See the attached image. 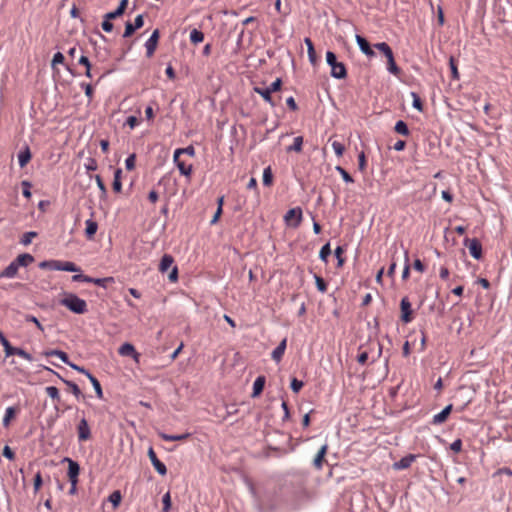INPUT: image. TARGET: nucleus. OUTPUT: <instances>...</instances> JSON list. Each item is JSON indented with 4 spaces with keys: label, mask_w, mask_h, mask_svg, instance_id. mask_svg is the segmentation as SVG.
<instances>
[{
    "label": "nucleus",
    "mask_w": 512,
    "mask_h": 512,
    "mask_svg": "<svg viewBox=\"0 0 512 512\" xmlns=\"http://www.w3.org/2000/svg\"><path fill=\"white\" fill-rule=\"evenodd\" d=\"M60 304L76 314H84L87 312L86 301L78 297L76 294L70 293L66 295V297L60 300Z\"/></svg>",
    "instance_id": "f257e3e1"
},
{
    "label": "nucleus",
    "mask_w": 512,
    "mask_h": 512,
    "mask_svg": "<svg viewBox=\"0 0 512 512\" xmlns=\"http://www.w3.org/2000/svg\"><path fill=\"white\" fill-rule=\"evenodd\" d=\"M326 62L331 67V76L335 79H344L347 76V70L342 62L337 61L334 52H326Z\"/></svg>",
    "instance_id": "f03ea898"
},
{
    "label": "nucleus",
    "mask_w": 512,
    "mask_h": 512,
    "mask_svg": "<svg viewBox=\"0 0 512 512\" xmlns=\"http://www.w3.org/2000/svg\"><path fill=\"white\" fill-rule=\"evenodd\" d=\"M464 245L469 249L470 255L479 260L482 257V245L477 238L469 239L466 238L464 240Z\"/></svg>",
    "instance_id": "7ed1b4c3"
},
{
    "label": "nucleus",
    "mask_w": 512,
    "mask_h": 512,
    "mask_svg": "<svg viewBox=\"0 0 512 512\" xmlns=\"http://www.w3.org/2000/svg\"><path fill=\"white\" fill-rule=\"evenodd\" d=\"M62 462L68 463V478L70 482L78 481V476L80 473V465L78 462L74 461L73 459L69 457L63 458Z\"/></svg>",
    "instance_id": "20e7f679"
},
{
    "label": "nucleus",
    "mask_w": 512,
    "mask_h": 512,
    "mask_svg": "<svg viewBox=\"0 0 512 512\" xmlns=\"http://www.w3.org/2000/svg\"><path fill=\"white\" fill-rule=\"evenodd\" d=\"M401 308V320L404 323H410L412 321V308L408 297H403L400 302Z\"/></svg>",
    "instance_id": "39448f33"
},
{
    "label": "nucleus",
    "mask_w": 512,
    "mask_h": 512,
    "mask_svg": "<svg viewBox=\"0 0 512 512\" xmlns=\"http://www.w3.org/2000/svg\"><path fill=\"white\" fill-rule=\"evenodd\" d=\"M148 457L151 461V464L155 468V470L162 476L166 475V473H167L166 465L158 459V457L152 447H150L148 449Z\"/></svg>",
    "instance_id": "423d86ee"
},
{
    "label": "nucleus",
    "mask_w": 512,
    "mask_h": 512,
    "mask_svg": "<svg viewBox=\"0 0 512 512\" xmlns=\"http://www.w3.org/2000/svg\"><path fill=\"white\" fill-rule=\"evenodd\" d=\"M159 36H160L159 30L155 29L152 32L151 36L145 42L147 57H151L154 54L157 44H158Z\"/></svg>",
    "instance_id": "0eeeda50"
},
{
    "label": "nucleus",
    "mask_w": 512,
    "mask_h": 512,
    "mask_svg": "<svg viewBox=\"0 0 512 512\" xmlns=\"http://www.w3.org/2000/svg\"><path fill=\"white\" fill-rule=\"evenodd\" d=\"M78 440L80 442L86 441L91 437V430L86 418H82L77 426Z\"/></svg>",
    "instance_id": "6e6552de"
},
{
    "label": "nucleus",
    "mask_w": 512,
    "mask_h": 512,
    "mask_svg": "<svg viewBox=\"0 0 512 512\" xmlns=\"http://www.w3.org/2000/svg\"><path fill=\"white\" fill-rule=\"evenodd\" d=\"M417 455L408 454L402 457L399 461L393 463L394 470H404L411 466V464L416 460Z\"/></svg>",
    "instance_id": "1a4fd4ad"
},
{
    "label": "nucleus",
    "mask_w": 512,
    "mask_h": 512,
    "mask_svg": "<svg viewBox=\"0 0 512 512\" xmlns=\"http://www.w3.org/2000/svg\"><path fill=\"white\" fill-rule=\"evenodd\" d=\"M292 218L296 219L292 226L295 228L298 227L302 221V210L300 207L291 208L286 212L284 220L288 222Z\"/></svg>",
    "instance_id": "9d476101"
},
{
    "label": "nucleus",
    "mask_w": 512,
    "mask_h": 512,
    "mask_svg": "<svg viewBox=\"0 0 512 512\" xmlns=\"http://www.w3.org/2000/svg\"><path fill=\"white\" fill-rule=\"evenodd\" d=\"M42 368L51 373L56 374L70 388L71 392L77 399H79L82 396V392L76 383H74L73 381H70V380L63 379L58 373H56L54 370H52L49 367L42 366Z\"/></svg>",
    "instance_id": "9b49d317"
},
{
    "label": "nucleus",
    "mask_w": 512,
    "mask_h": 512,
    "mask_svg": "<svg viewBox=\"0 0 512 512\" xmlns=\"http://www.w3.org/2000/svg\"><path fill=\"white\" fill-rule=\"evenodd\" d=\"M355 38H356V42L359 46V49L361 50V52L363 54H365L368 57L375 56V52L371 48L369 42L364 37L357 34Z\"/></svg>",
    "instance_id": "f8f14e48"
},
{
    "label": "nucleus",
    "mask_w": 512,
    "mask_h": 512,
    "mask_svg": "<svg viewBox=\"0 0 512 512\" xmlns=\"http://www.w3.org/2000/svg\"><path fill=\"white\" fill-rule=\"evenodd\" d=\"M452 404L447 405L441 412L435 414L432 418L431 423L433 425H439L444 423L452 411Z\"/></svg>",
    "instance_id": "ddd939ff"
},
{
    "label": "nucleus",
    "mask_w": 512,
    "mask_h": 512,
    "mask_svg": "<svg viewBox=\"0 0 512 512\" xmlns=\"http://www.w3.org/2000/svg\"><path fill=\"white\" fill-rule=\"evenodd\" d=\"M121 356H131L138 361L140 354L135 350L134 346L130 343H124L118 350Z\"/></svg>",
    "instance_id": "4468645a"
},
{
    "label": "nucleus",
    "mask_w": 512,
    "mask_h": 512,
    "mask_svg": "<svg viewBox=\"0 0 512 512\" xmlns=\"http://www.w3.org/2000/svg\"><path fill=\"white\" fill-rule=\"evenodd\" d=\"M246 484H247V487H248V490H249V493L251 494V496L253 497L254 499V502L256 504V507L257 509L260 511V512H264L265 511V507L263 506L262 502H261V499L258 495V492L253 484L252 481L250 480H246Z\"/></svg>",
    "instance_id": "2eb2a0df"
},
{
    "label": "nucleus",
    "mask_w": 512,
    "mask_h": 512,
    "mask_svg": "<svg viewBox=\"0 0 512 512\" xmlns=\"http://www.w3.org/2000/svg\"><path fill=\"white\" fill-rule=\"evenodd\" d=\"M254 92L259 94L265 102L271 105V107H275L276 103L274 102L271 94L272 92L267 87H254Z\"/></svg>",
    "instance_id": "dca6fc26"
},
{
    "label": "nucleus",
    "mask_w": 512,
    "mask_h": 512,
    "mask_svg": "<svg viewBox=\"0 0 512 512\" xmlns=\"http://www.w3.org/2000/svg\"><path fill=\"white\" fill-rule=\"evenodd\" d=\"M19 267L13 260L4 270L0 272V278H14L17 275Z\"/></svg>",
    "instance_id": "f3484780"
},
{
    "label": "nucleus",
    "mask_w": 512,
    "mask_h": 512,
    "mask_svg": "<svg viewBox=\"0 0 512 512\" xmlns=\"http://www.w3.org/2000/svg\"><path fill=\"white\" fill-rule=\"evenodd\" d=\"M286 346H287V339L284 338L278 344V346L272 351L271 357L274 361L279 362L282 359V357L285 353V350H286Z\"/></svg>",
    "instance_id": "a211bd4d"
},
{
    "label": "nucleus",
    "mask_w": 512,
    "mask_h": 512,
    "mask_svg": "<svg viewBox=\"0 0 512 512\" xmlns=\"http://www.w3.org/2000/svg\"><path fill=\"white\" fill-rule=\"evenodd\" d=\"M14 261L17 263L18 267H27L34 262V257L29 253H23L18 255Z\"/></svg>",
    "instance_id": "6ab92c4d"
},
{
    "label": "nucleus",
    "mask_w": 512,
    "mask_h": 512,
    "mask_svg": "<svg viewBox=\"0 0 512 512\" xmlns=\"http://www.w3.org/2000/svg\"><path fill=\"white\" fill-rule=\"evenodd\" d=\"M85 235L88 239H93L94 235L96 234L98 230V223L94 221L93 219H87L85 221Z\"/></svg>",
    "instance_id": "aec40b11"
},
{
    "label": "nucleus",
    "mask_w": 512,
    "mask_h": 512,
    "mask_svg": "<svg viewBox=\"0 0 512 512\" xmlns=\"http://www.w3.org/2000/svg\"><path fill=\"white\" fill-rule=\"evenodd\" d=\"M127 5H128V0H121L118 7L116 9H114V11L106 13L107 18H112L114 20L117 17H120L121 15L124 14V12L127 8Z\"/></svg>",
    "instance_id": "412c9836"
},
{
    "label": "nucleus",
    "mask_w": 512,
    "mask_h": 512,
    "mask_svg": "<svg viewBox=\"0 0 512 512\" xmlns=\"http://www.w3.org/2000/svg\"><path fill=\"white\" fill-rule=\"evenodd\" d=\"M159 437L162 440L169 441V442H172V441H182V440H185V439L189 438L190 437V433L172 435V434H167V433L161 432V433H159Z\"/></svg>",
    "instance_id": "4be33fe9"
},
{
    "label": "nucleus",
    "mask_w": 512,
    "mask_h": 512,
    "mask_svg": "<svg viewBox=\"0 0 512 512\" xmlns=\"http://www.w3.org/2000/svg\"><path fill=\"white\" fill-rule=\"evenodd\" d=\"M31 159V152L29 147L26 145L23 150L18 153V162L21 168L25 167Z\"/></svg>",
    "instance_id": "5701e85b"
},
{
    "label": "nucleus",
    "mask_w": 512,
    "mask_h": 512,
    "mask_svg": "<svg viewBox=\"0 0 512 512\" xmlns=\"http://www.w3.org/2000/svg\"><path fill=\"white\" fill-rule=\"evenodd\" d=\"M173 161L182 175L190 177L192 173V165H186L179 157H177V160L173 157Z\"/></svg>",
    "instance_id": "b1692460"
},
{
    "label": "nucleus",
    "mask_w": 512,
    "mask_h": 512,
    "mask_svg": "<svg viewBox=\"0 0 512 512\" xmlns=\"http://www.w3.org/2000/svg\"><path fill=\"white\" fill-rule=\"evenodd\" d=\"M304 42L307 46V52H308V58H309V61L312 65H315L317 63V56H316V52H315V49H314V45H313V42L310 38H305L304 39Z\"/></svg>",
    "instance_id": "393cba45"
},
{
    "label": "nucleus",
    "mask_w": 512,
    "mask_h": 512,
    "mask_svg": "<svg viewBox=\"0 0 512 512\" xmlns=\"http://www.w3.org/2000/svg\"><path fill=\"white\" fill-rule=\"evenodd\" d=\"M174 262L173 257L170 254H164L159 264V271L165 273L172 266Z\"/></svg>",
    "instance_id": "a878e982"
},
{
    "label": "nucleus",
    "mask_w": 512,
    "mask_h": 512,
    "mask_svg": "<svg viewBox=\"0 0 512 512\" xmlns=\"http://www.w3.org/2000/svg\"><path fill=\"white\" fill-rule=\"evenodd\" d=\"M43 354L47 357L57 356V358H60L63 363H65L67 365L70 364L69 357H68L67 353L62 350H57V349L48 350V351H45Z\"/></svg>",
    "instance_id": "bb28decb"
},
{
    "label": "nucleus",
    "mask_w": 512,
    "mask_h": 512,
    "mask_svg": "<svg viewBox=\"0 0 512 512\" xmlns=\"http://www.w3.org/2000/svg\"><path fill=\"white\" fill-rule=\"evenodd\" d=\"M387 58V70L389 73L398 76L401 73L400 68L397 66L394 54H390Z\"/></svg>",
    "instance_id": "cd10ccee"
},
{
    "label": "nucleus",
    "mask_w": 512,
    "mask_h": 512,
    "mask_svg": "<svg viewBox=\"0 0 512 512\" xmlns=\"http://www.w3.org/2000/svg\"><path fill=\"white\" fill-rule=\"evenodd\" d=\"M264 385H265V377L258 376L253 383L252 397L258 396L263 391Z\"/></svg>",
    "instance_id": "c85d7f7f"
},
{
    "label": "nucleus",
    "mask_w": 512,
    "mask_h": 512,
    "mask_svg": "<svg viewBox=\"0 0 512 512\" xmlns=\"http://www.w3.org/2000/svg\"><path fill=\"white\" fill-rule=\"evenodd\" d=\"M60 267L58 271H67V272H79L80 267H78L75 263L70 261H60Z\"/></svg>",
    "instance_id": "c756f323"
},
{
    "label": "nucleus",
    "mask_w": 512,
    "mask_h": 512,
    "mask_svg": "<svg viewBox=\"0 0 512 512\" xmlns=\"http://www.w3.org/2000/svg\"><path fill=\"white\" fill-rule=\"evenodd\" d=\"M121 175L122 170L120 168L116 169L114 172V180L112 186L113 190L117 193L121 192L122 190Z\"/></svg>",
    "instance_id": "7c9ffc66"
},
{
    "label": "nucleus",
    "mask_w": 512,
    "mask_h": 512,
    "mask_svg": "<svg viewBox=\"0 0 512 512\" xmlns=\"http://www.w3.org/2000/svg\"><path fill=\"white\" fill-rule=\"evenodd\" d=\"M12 355H17L19 357L24 358L27 361H33L32 355L30 353L26 352L22 348L12 346L10 356H12Z\"/></svg>",
    "instance_id": "2f4dec72"
},
{
    "label": "nucleus",
    "mask_w": 512,
    "mask_h": 512,
    "mask_svg": "<svg viewBox=\"0 0 512 512\" xmlns=\"http://www.w3.org/2000/svg\"><path fill=\"white\" fill-rule=\"evenodd\" d=\"M88 379L91 382V384L95 390L97 398L102 399L103 398V390H102L101 384L98 381V379L96 377H94L93 375H89Z\"/></svg>",
    "instance_id": "473e14b6"
},
{
    "label": "nucleus",
    "mask_w": 512,
    "mask_h": 512,
    "mask_svg": "<svg viewBox=\"0 0 512 512\" xmlns=\"http://www.w3.org/2000/svg\"><path fill=\"white\" fill-rule=\"evenodd\" d=\"M394 130H395V132H397L403 136H408L410 134L408 126H407L406 122L403 120H399L396 122V124L394 126Z\"/></svg>",
    "instance_id": "72a5a7b5"
},
{
    "label": "nucleus",
    "mask_w": 512,
    "mask_h": 512,
    "mask_svg": "<svg viewBox=\"0 0 512 512\" xmlns=\"http://www.w3.org/2000/svg\"><path fill=\"white\" fill-rule=\"evenodd\" d=\"M60 260H49V261H43L39 264V267L44 269L47 268L49 270L58 271L60 267Z\"/></svg>",
    "instance_id": "f704fd0d"
},
{
    "label": "nucleus",
    "mask_w": 512,
    "mask_h": 512,
    "mask_svg": "<svg viewBox=\"0 0 512 512\" xmlns=\"http://www.w3.org/2000/svg\"><path fill=\"white\" fill-rule=\"evenodd\" d=\"M16 409L12 406L7 407L5 410V415L3 418V426L8 427L10 425L11 419L15 416Z\"/></svg>",
    "instance_id": "c9c22d12"
},
{
    "label": "nucleus",
    "mask_w": 512,
    "mask_h": 512,
    "mask_svg": "<svg viewBox=\"0 0 512 512\" xmlns=\"http://www.w3.org/2000/svg\"><path fill=\"white\" fill-rule=\"evenodd\" d=\"M114 278L113 277H105V278H93L91 277L90 283H93L95 285H98L100 287L106 288L108 283H113Z\"/></svg>",
    "instance_id": "e433bc0d"
},
{
    "label": "nucleus",
    "mask_w": 512,
    "mask_h": 512,
    "mask_svg": "<svg viewBox=\"0 0 512 512\" xmlns=\"http://www.w3.org/2000/svg\"><path fill=\"white\" fill-rule=\"evenodd\" d=\"M204 40V34L198 29H193L190 32V41L194 44L201 43Z\"/></svg>",
    "instance_id": "4c0bfd02"
},
{
    "label": "nucleus",
    "mask_w": 512,
    "mask_h": 512,
    "mask_svg": "<svg viewBox=\"0 0 512 512\" xmlns=\"http://www.w3.org/2000/svg\"><path fill=\"white\" fill-rule=\"evenodd\" d=\"M302 145H303V137L297 136L294 138L293 144L287 148V151L288 152H290V151L301 152Z\"/></svg>",
    "instance_id": "58836bf2"
},
{
    "label": "nucleus",
    "mask_w": 512,
    "mask_h": 512,
    "mask_svg": "<svg viewBox=\"0 0 512 512\" xmlns=\"http://www.w3.org/2000/svg\"><path fill=\"white\" fill-rule=\"evenodd\" d=\"M376 49L382 52L385 57H388L390 54H393L391 47L386 42H379L374 45Z\"/></svg>",
    "instance_id": "ea45409f"
},
{
    "label": "nucleus",
    "mask_w": 512,
    "mask_h": 512,
    "mask_svg": "<svg viewBox=\"0 0 512 512\" xmlns=\"http://www.w3.org/2000/svg\"><path fill=\"white\" fill-rule=\"evenodd\" d=\"M331 254V248H330V243H326L325 245L322 246V248L320 249V252H319V258L327 263L328 261V257L330 256Z\"/></svg>",
    "instance_id": "a19ab883"
},
{
    "label": "nucleus",
    "mask_w": 512,
    "mask_h": 512,
    "mask_svg": "<svg viewBox=\"0 0 512 512\" xmlns=\"http://www.w3.org/2000/svg\"><path fill=\"white\" fill-rule=\"evenodd\" d=\"M188 154L190 156L195 155V149L193 146H188L186 148H178L174 152V158L177 160V157H180L181 154Z\"/></svg>",
    "instance_id": "79ce46f5"
},
{
    "label": "nucleus",
    "mask_w": 512,
    "mask_h": 512,
    "mask_svg": "<svg viewBox=\"0 0 512 512\" xmlns=\"http://www.w3.org/2000/svg\"><path fill=\"white\" fill-rule=\"evenodd\" d=\"M272 181H273L272 170H271V167L268 166L263 171V184L265 186H270L272 184Z\"/></svg>",
    "instance_id": "37998d69"
},
{
    "label": "nucleus",
    "mask_w": 512,
    "mask_h": 512,
    "mask_svg": "<svg viewBox=\"0 0 512 512\" xmlns=\"http://www.w3.org/2000/svg\"><path fill=\"white\" fill-rule=\"evenodd\" d=\"M112 20H113L112 18H107V14H105L103 16V22L101 24V27L107 33H110L113 31L114 25L112 23Z\"/></svg>",
    "instance_id": "c03bdc74"
},
{
    "label": "nucleus",
    "mask_w": 512,
    "mask_h": 512,
    "mask_svg": "<svg viewBox=\"0 0 512 512\" xmlns=\"http://www.w3.org/2000/svg\"><path fill=\"white\" fill-rule=\"evenodd\" d=\"M47 395L53 400L60 401L59 390L55 386H48L45 388Z\"/></svg>",
    "instance_id": "a18cd8bd"
},
{
    "label": "nucleus",
    "mask_w": 512,
    "mask_h": 512,
    "mask_svg": "<svg viewBox=\"0 0 512 512\" xmlns=\"http://www.w3.org/2000/svg\"><path fill=\"white\" fill-rule=\"evenodd\" d=\"M0 343L4 347L5 355L6 357L10 356L12 345L7 340V338L4 336V334L0 331Z\"/></svg>",
    "instance_id": "49530a36"
},
{
    "label": "nucleus",
    "mask_w": 512,
    "mask_h": 512,
    "mask_svg": "<svg viewBox=\"0 0 512 512\" xmlns=\"http://www.w3.org/2000/svg\"><path fill=\"white\" fill-rule=\"evenodd\" d=\"M335 170L341 175L342 179L346 182V183H353L354 180L353 178L351 177V175L341 166H336L335 167Z\"/></svg>",
    "instance_id": "de8ad7c7"
},
{
    "label": "nucleus",
    "mask_w": 512,
    "mask_h": 512,
    "mask_svg": "<svg viewBox=\"0 0 512 512\" xmlns=\"http://www.w3.org/2000/svg\"><path fill=\"white\" fill-rule=\"evenodd\" d=\"M122 496L120 491L116 490L112 492L109 496V501L112 503L114 507H117L121 502Z\"/></svg>",
    "instance_id": "09e8293b"
},
{
    "label": "nucleus",
    "mask_w": 512,
    "mask_h": 512,
    "mask_svg": "<svg viewBox=\"0 0 512 512\" xmlns=\"http://www.w3.org/2000/svg\"><path fill=\"white\" fill-rule=\"evenodd\" d=\"M37 236V233L34 231H29L23 234L20 243L23 245H29L34 237Z\"/></svg>",
    "instance_id": "8fccbe9b"
},
{
    "label": "nucleus",
    "mask_w": 512,
    "mask_h": 512,
    "mask_svg": "<svg viewBox=\"0 0 512 512\" xmlns=\"http://www.w3.org/2000/svg\"><path fill=\"white\" fill-rule=\"evenodd\" d=\"M314 278H315V284H316L317 289L322 293L326 292L327 284L324 281V279L318 275H314Z\"/></svg>",
    "instance_id": "3c124183"
},
{
    "label": "nucleus",
    "mask_w": 512,
    "mask_h": 512,
    "mask_svg": "<svg viewBox=\"0 0 512 512\" xmlns=\"http://www.w3.org/2000/svg\"><path fill=\"white\" fill-rule=\"evenodd\" d=\"M411 96L413 98L412 106L413 108L417 109L418 111L423 110V104L419 97V95L416 92H411Z\"/></svg>",
    "instance_id": "603ef678"
},
{
    "label": "nucleus",
    "mask_w": 512,
    "mask_h": 512,
    "mask_svg": "<svg viewBox=\"0 0 512 512\" xmlns=\"http://www.w3.org/2000/svg\"><path fill=\"white\" fill-rule=\"evenodd\" d=\"M332 148L338 157H341L345 151V146L341 142H338V141L332 142Z\"/></svg>",
    "instance_id": "864d4df0"
},
{
    "label": "nucleus",
    "mask_w": 512,
    "mask_h": 512,
    "mask_svg": "<svg viewBox=\"0 0 512 512\" xmlns=\"http://www.w3.org/2000/svg\"><path fill=\"white\" fill-rule=\"evenodd\" d=\"M303 386H304L303 381L298 380L297 378H292L291 383H290V388L292 389V391L294 393H298L302 389Z\"/></svg>",
    "instance_id": "5fc2aeb1"
},
{
    "label": "nucleus",
    "mask_w": 512,
    "mask_h": 512,
    "mask_svg": "<svg viewBox=\"0 0 512 512\" xmlns=\"http://www.w3.org/2000/svg\"><path fill=\"white\" fill-rule=\"evenodd\" d=\"M162 503H163V512H169L170 508H171V496H170V492H167L163 495V498H162Z\"/></svg>",
    "instance_id": "6e6d98bb"
},
{
    "label": "nucleus",
    "mask_w": 512,
    "mask_h": 512,
    "mask_svg": "<svg viewBox=\"0 0 512 512\" xmlns=\"http://www.w3.org/2000/svg\"><path fill=\"white\" fill-rule=\"evenodd\" d=\"M84 167L87 171H95L98 167L97 161L94 158L89 157L84 163Z\"/></svg>",
    "instance_id": "4d7b16f0"
},
{
    "label": "nucleus",
    "mask_w": 512,
    "mask_h": 512,
    "mask_svg": "<svg viewBox=\"0 0 512 512\" xmlns=\"http://www.w3.org/2000/svg\"><path fill=\"white\" fill-rule=\"evenodd\" d=\"M64 60L65 57L61 52L55 53L51 62V67L54 69L56 65L63 64Z\"/></svg>",
    "instance_id": "13d9d810"
},
{
    "label": "nucleus",
    "mask_w": 512,
    "mask_h": 512,
    "mask_svg": "<svg viewBox=\"0 0 512 512\" xmlns=\"http://www.w3.org/2000/svg\"><path fill=\"white\" fill-rule=\"evenodd\" d=\"M137 29L134 28V25L128 21L126 22L125 24V30H124V33H123V37L124 38H128L130 36H132V34L136 31Z\"/></svg>",
    "instance_id": "bf43d9fd"
},
{
    "label": "nucleus",
    "mask_w": 512,
    "mask_h": 512,
    "mask_svg": "<svg viewBox=\"0 0 512 512\" xmlns=\"http://www.w3.org/2000/svg\"><path fill=\"white\" fill-rule=\"evenodd\" d=\"M95 180H96L98 188L101 191V196L105 197L107 195V189H106V186H105L102 178L99 175H95Z\"/></svg>",
    "instance_id": "052dcab7"
},
{
    "label": "nucleus",
    "mask_w": 512,
    "mask_h": 512,
    "mask_svg": "<svg viewBox=\"0 0 512 512\" xmlns=\"http://www.w3.org/2000/svg\"><path fill=\"white\" fill-rule=\"evenodd\" d=\"M136 155L131 154L125 160V167L127 170H133L135 168Z\"/></svg>",
    "instance_id": "680f3d73"
},
{
    "label": "nucleus",
    "mask_w": 512,
    "mask_h": 512,
    "mask_svg": "<svg viewBox=\"0 0 512 512\" xmlns=\"http://www.w3.org/2000/svg\"><path fill=\"white\" fill-rule=\"evenodd\" d=\"M282 86L281 78H277L274 82H272L267 88L273 93L279 91Z\"/></svg>",
    "instance_id": "e2e57ef3"
},
{
    "label": "nucleus",
    "mask_w": 512,
    "mask_h": 512,
    "mask_svg": "<svg viewBox=\"0 0 512 512\" xmlns=\"http://www.w3.org/2000/svg\"><path fill=\"white\" fill-rule=\"evenodd\" d=\"M72 280L74 282L90 283L91 277L84 274H75L74 276H72Z\"/></svg>",
    "instance_id": "0e129e2a"
},
{
    "label": "nucleus",
    "mask_w": 512,
    "mask_h": 512,
    "mask_svg": "<svg viewBox=\"0 0 512 512\" xmlns=\"http://www.w3.org/2000/svg\"><path fill=\"white\" fill-rule=\"evenodd\" d=\"M81 87L84 89L86 97L91 100L93 98V87L91 84L81 83Z\"/></svg>",
    "instance_id": "69168bd1"
},
{
    "label": "nucleus",
    "mask_w": 512,
    "mask_h": 512,
    "mask_svg": "<svg viewBox=\"0 0 512 512\" xmlns=\"http://www.w3.org/2000/svg\"><path fill=\"white\" fill-rule=\"evenodd\" d=\"M22 187H23V191H22V194L25 198H30L31 197V184L30 182L28 181H23L22 182Z\"/></svg>",
    "instance_id": "338daca9"
},
{
    "label": "nucleus",
    "mask_w": 512,
    "mask_h": 512,
    "mask_svg": "<svg viewBox=\"0 0 512 512\" xmlns=\"http://www.w3.org/2000/svg\"><path fill=\"white\" fill-rule=\"evenodd\" d=\"M450 449L455 452V453H459L461 450H462V441L461 439H456L454 440L451 445H450Z\"/></svg>",
    "instance_id": "774afa93"
}]
</instances>
